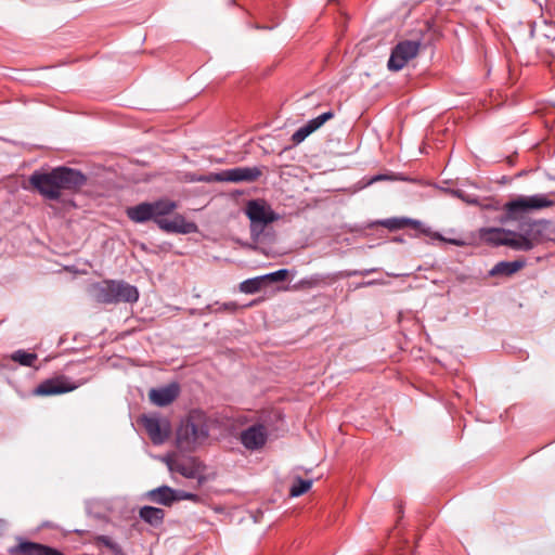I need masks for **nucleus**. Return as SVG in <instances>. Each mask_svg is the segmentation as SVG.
Segmentation results:
<instances>
[{
  "label": "nucleus",
  "mask_w": 555,
  "mask_h": 555,
  "mask_svg": "<svg viewBox=\"0 0 555 555\" xmlns=\"http://www.w3.org/2000/svg\"><path fill=\"white\" fill-rule=\"evenodd\" d=\"M178 207L175 201L160 198L155 202H144L126 210L127 217L135 223L154 221L157 227L167 233L191 234L197 232L195 222L188 221L182 215L177 214L172 219L166 217Z\"/></svg>",
  "instance_id": "obj_1"
},
{
  "label": "nucleus",
  "mask_w": 555,
  "mask_h": 555,
  "mask_svg": "<svg viewBox=\"0 0 555 555\" xmlns=\"http://www.w3.org/2000/svg\"><path fill=\"white\" fill-rule=\"evenodd\" d=\"M29 183L44 198L57 201L63 190L79 191L87 183V177L80 170L60 166L49 172L35 171Z\"/></svg>",
  "instance_id": "obj_2"
},
{
  "label": "nucleus",
  "mask_w": 555,
  "mask_h": 555,
  "mask_svg": "<svg viewBox=\"0 0 555 555\" xmlns=\"http://www.w3.org/2000/svg\"><path fill=\"white\" fill-rule=\"evenodd\" d=\"M208 416L201 410H192L177 429L176 444L182 452H193L209 436Z\"/></svg>",
  "instance_id": "obj_3"
},
{
  "label": "nucleus",
  "mask_w": 555,
  "mask_h": 555,
  "mask_svg": "<svg viewBox=\"0 0 555 555\" xmlns=\"http://www.w3.org/2000/svg\"><path fill=\"white\" fill-rule=\"evenodd\" d=\"M95 300L100 304L137 302L139 291L124 281H104L94 287Z\"/></svg>",
  "instance_id": "obj_4"
},
{
  "label": "nucleus",
  "mask_w": 555,
  "mask_h": 555,
  "mask_svg": "<svg viewBox=\"0 0 555 555\" xmlns=\"http://www.w3.org/2000/svg\"><path fill=\"white\" fill-rule=\"evenodd\" d=\"M164 461L171 473L180 474L188 479H196L198 487L209 480L206 465L196 456L169 455Z\"/></svg>",
  "instance_id": "obj_5"
},
{
  "label": "nucleus",
  "mask_w": 555,
  "mask_h": 555,
  "mask_svg": "<svg viewBox=\"0 0 555 555\" xmlns=\"http://www.w3.org/2000/svg\"><path fill=\"white\" fill-rule=\"evenodd\" d=\"M553 204V201L548 199L544 194L519 196L504 205L505 218L508 220H518L522 218L524 214L530 210L547 208Z\"/></svg>",
  "instance_id": "obj_6"
},
{
  "label": "nucleus",
  "mask_w": 555,
  "mask_h": 555,
  "mask_svg": "<svg viewBox=\"0 0 555 555\" xmlns=\"http://www.w3.org/2000/svg\"><path fill=\"white\" fill-rule=\"evenodd\" d=\"M262 175L258 167H235L197 179L201 182H254Z\"/></svg>",
  "instance_id": "obj_7"
},
{
  "label": "nucleus",
  "mask_w": 555,
  "mask_h": 555,
  "mask_svg": "<svg viewBox=\"0 0 555 555\" xmlns=\"http://www.w3.org/2000/svg\"><path fill=\"white\" fill-rule=\"evenodd\" d=\"M245 214L250 220L251 231L255 232L257 228L260 231L263 227L278 221L280 216L272 210L270 205L264 199H250L246 204Z\"/></svg>",
  "instance_id": "obj_8"
},
{
  "label": "nucleus",
  "mask_w": 555,
  "mask_h": 555,
  "mask_svg": "<svg viewBox=\"0 0 555 555\" xmlns=\"http://www.w3.org/2000/svg\"><path fill=\"white\" fill-rule=\"evenodd\" d=\"M421 48V42L417 40L400 41L392 49L388 60V68L392 72L401 70L412 59H414Z\"/></svg>",
  "instance_id": "obj_9"
},
{
  "label": "nucleus",
  "mask_w": 555,
  "mask_h": 555,
  "mask_svg": "<svg viewBox=\"0 0 555 555\" xmlns=\"http://www.w3.org/2000/svg\"><path fill=\"white\" fill-rule=\"evenodd\" d=\"M76 389V385L70 383L65 376L49 378L40 383L35 389L36 396H54L69 392Z\"/></svg>",
  "instance_id": "obj_10"
},
{
  "label": "nucleus",
  "mask_w": 555,
  "mask_h": 555,
  "mask_svg": "<svg viewBox=\"0 0 555 555\" xmlns=\"http://www.w3.org/2000/svg\"><path fill=\"white\" fill-rule=\"evenodd\" d=\"M268 439V430L262 424H255L241 433V443L250 451L261 449Z\"/></svg>",
  "instance_id": "obj_11"
},
{
  "label": "nucleus",
  "mask_w": 555,
  "mask_h": 555,
  "mask_svg": "<svg viewBox=\"0 0 555 555\" xmlns=\"http://www.w3.org/2000/svg\"><path fill=\"white\" fill-rule=\"evenodd\" d=\"M18 543L9 548L10 555H64L56 548L18 538Z\"/></svg>",
  "instance_id": "obj_12"
},
{
  "label": "nucleus",
  "mask_w": 555,
  "mask_h": 555,
  "mask_svg": "<svg viewBox=\"0 0 555 555\" xmlns=\"http://www.w3.org/2000/svg\"><path fill=\"white\" fill-rule=\"evenodd\" d=\"M142 424L154 444H160L168 438L169 423L166 420L144 415L142 417Z\"/></svg>",
  "instance_id": "obj_13"
},
{
  "label": "nucleus",
  "mask_w": 555,
  "mask_h": 555,
  "mask_svg": "<svg viewBox=\"0 0 555 555\" xmlns=\"http://www.w3.org/2000/svg\"><path fill=\"white\" fill-rule=\"evenodd\" d=\"M334 117V114L332 111L325 112L318 117L309 120L306 125L297 129L293 135H292V142L294 144H299L305 139L310 135L312 132L318 130L323 124H325L327 120L332 119Z\"/></svg>",
  "instance_id": "obj_14"
},
{
  "label": "nucleus",
  "mask_w": 555,
  "mask_h": 555,
  "mask_svg": "<svg viewBox=\"0 0 555 555\" xmlns=\"http://www.w3.org/2000/svg\"><path fill=\"white\" fill-rule=\"evenodd\" d=\"M179 395V386L170 384L160 388L151 389L149 396L151 401L158 406H166L173 402Z\"/></svg>",
  "instance_id": "obj_15"
},
{
  "label": "nucleus",
  "mask_w": 555,
  "mask_h": 555,
  "mask_svg": "<svg viewBox=\"0 0 555 555\" xmlns=\"http://www.w3.org/2000/svg\"><path fill=\"white\" fill-rule=\"evenodd\" d=\"M512 235L511 230L502 228H482L479 231V237L487 244L492 246H506L508 236Z\"/></svg>",
  "instance_id": "obj_16"
},
{
  "label": "nucleus",
  "mask_w": 555,
  "mask_h": 555,
  "mask_svg": "<svg viewBox=\"0 0 555 555\" xmlns=\"http://www.w3.org/2000/svg\"><path fill=\"white\" fill-rule=\"evenodd\" d=\"M147 499L156 504L170 506L177 501V491L168 486H162L147 492Z\"/></svg>",
  "instance_id": "obj_17"
},
{
  "label": "nucleus",
  "mask_w": 555,
  "mask_h": 555,
  "mask_svg": "<svg viewBox=\"0 0 555 555\" xmlns=\"http://www.w3.org/2000/svg\"><path fill=\"white\" fill-rule=\"evenodd\" d=\"M525 264L524 260L500 261L490 270V274L509 276L522 269Z\"/></svg>",
  "instance_id": "obj_18"
},
{
  "label": "nucleus",
  "mask_w": 555,
  "mask_h": 555,
  "mask_svg": "<svg viewBox=\"0 0 555 555\" xmlns=\"http://www.w3.org/2000/svg\"><path fill=\"white\" fill-rule=\"evenodd\" d=\"M506 246L515 250L528 251L533 249V243L529 241L526 233H517L512 231V235L508 236Z\"/></svg>",
  "instance_id": "obj_19"
},
{
  "label": "nucleus",
  "mask_w": 555,
  "mask_h": 555,
  "mask_svg": "<svg viewBox=\"0 0 555 555\" xmlns=\"http://www.w3.org/2000/svg\"><path fill=\"white\" fill-rule=\"evenodd\" d=\"M140 517L152 526H158L165 517L164 509L154 506H143L139 512Z\"/></svg>",
  "instance_id": "obj_20"
},
{
  "label": "nucleus",
  "mask_w": 555,
  "mask_h": 555,
  "mask_svg": "<svg viewBox=\"0 0 555 555\" xmlns=\"http://www.w3.org/2000/svg\"><path fill=\"white\" fill-rule=\"evenodd\" d=\"M380 223L390 231L404 229L406 227L418 230L422 225L420 221L409 218H389L383 220Z\"/></svg>",
  "instance_id": "obj_21"
},
{
  "label": "nucleus",
  "mask_w": 555,
  "mask_h": 555,
  "mask_svg": "<svg viewBox=\"0 0 555 555\" xmlns=\"http://www.w3.org/2000/svg\"><path fill=\"white\" fill-rule=\"evenodd\" d=\"M546 225L547 223L544 221H534L529 225L527 230H525L529 241L533 243V248L544 241V230Z\"/></svg>",
  "instance_id": "obj_22"
},
{
  "label": "nucleus",
  "mask_w": 555,
  "mask_h": 555,
  "mask_svg": "<svg viewBox=\"0 0 555 555\" xmlns=\"http://www.w3.org/2000/svg\"><path fill=\"white\" fill-rule=\"evenodd\" d=\"M266 287L264 278L262 275L247 279L240 283V291L244 294H256Z\"/></svg>",
  "instance_id": "obj_23"
},
{
  "label": "nucleus",
  "mask_w": 555,
  "mask_h": 555,
  "mask_svg": "<svg viewBox=\"0 0 555 555\" xmlns=\"http://www.w3.org/2000/svg\"><path fill=\"white\" fill-rule=\"evenodd\" d=\"M37 358L36 353L27 352L23 349L16 350L11 354V359L23 366H34Z\"/></svg>",
  "instance_id": "obj_24"
},
{
  "label": "nucleus",
  "mask_w": 555,
  "mask_h": 555,
  "mask_svg": "<svg viewBox=\"0 0 555 555\" xmlns=\"http://www.w3.org/2000/svg\"><path fill=\"white\" fill-rule=\"evenodd\" d=\"M312 487V480L302 479L300 477L296 478L295 482L289 489V495L293 498H297L308 492Z\"/></svg>",
  "instance_id": "obj_25"
},
{
  "label": "nucleus",
  "mask_w": 555,
  "mask_h": 555,
  "mask_svg": "<svg viewBox=\"0 0 555 555\" xmlns=\"http://www.w3.org/2000/svg\"><path fill=\"white\" fill-rule=\"evenodd\" d=\"M207 308L212 313H235L241 307L236 301H228L223 304L215 302L214 305H209Z\"/></svg>",
  "instance_id": "obj_26"
},
{
  "label": "nucleus",
  "mask_w": 555,
  "mask_h": 555,
  "mask_svg": "<svg viewBox=\"0 0 555 555\" xmlns=\"http://www.w3.org/2000/svg\"><path fill=\"white\" fill-rule=\"evenodd\" d=\"M96 543L107 547L115 555H122L121 546L117 542L113 541L108 535H99L96 538Z\"/></svg>",
  "instance_id": "obj_27"
},
{
  "label": "nucleus",
  "mask_w": 555,
  "mask_h": 555,
  "mask_svg": "<svg viewBox=\"0 0 555 555\" xmlns=\"http://www.w3.org/2000/svg\"><path fill=\"white\" fill-rule=\"evenodd\" d=\"M287 275H288L287 269H280L278 271H274V272H271L268 274H263L262 276L264 278V283L267 286L269 283L284 281L287 278Z\"/></svg>",
  "instance_id": "obj_28"
},
{
  "label": "nucleus",
  "mask_w": 555,
  "mask_h": 555,
  "mask_svg": "<svg viewBox=\"0 0 555 555\" xmlns=\"http://www.w3.org/2000/svg\"><path fill=\"white\" fill-rule=\"evenodd\" d=\"M320 282L321 279L318 275H314L300 280L298 285L304 288H313L317 287L320 284Z\"/></svg>",
  "instance_id": "obj_29"
},
{
  "label": "nucleus",
  "mask_w": 555,
  "mask_h": 555,
  "mask_svg": "<svg viewBox=\"0 0 555 555\" xmlns=\"http://www.w3.org/2000/svg\"><path fill=\"white\" fill-rule=\"evenodd\" d=\"M179 500H188L196 503L199 501V496L191 492L177 491V501Z\"/></svg>",
  "instance_id": "obj_30"
},
{
  "label": "nucleus",
  "mask_w": 555,
  "mask_h": 555,
  "mask_svg": "<svg viewBox=\"0 0 555 555\" xmlns=\"http://www.w3.org/2000/svg\"><path fill=\"white\" fill-rule=\"evenodd\" d=\"M375 271H376L375 268H373V269H365V270H356V271L349 273V275H362V276H364V275H367V274H370L372 272H375Z\"/></svg>",
  "instance_id": "obj_31"
},
{
  "label": "nucleus",
  "mask_w": 555,
  "mask_h": 555,
  "mask_svg": "<svg viewBox=\"0 0 555 555\" xmlns=\"http://www.w3.org/2000/svg\"><path fill=\"white\" fill-rule=\"evenodd\" d=\"M385 282L382 281V280H371V281H367V282H363L360 284V286H372V285H382L384 284Z\"/></svg>",
  "instance_id": "obj_32"
},
{
  "label": "nucleus",
  "mask_w": 555,
  "mask_h": 555,
  "mask_svg": "<svg viewBox=\"0 0 555 555\" xmlns=\"http://www.w3.org/2000/svg\"><path fill=\"white\" fill-rule=\"evenodd\" d=\"M390 179L388 176L386 175H377L375 177L372 178L371 182H376V181H380V180H388Z\"/></svg>",
  "instance_id": "obj_33"
},
{
  "label": "nucleus",
  "mask_w": 555,
  "mask_h": 555,
  "mask_svg": "<svg viewBox=\"0 0 555 555\" xmlns=\"http://www.w3.org/2000/svg\"><path fill=\"white\" fill-rule=\"evenodd\" d=\"M397 508H398V511L401 513V511H402V505H401V504H398Z\"/></svg>",
  "instance_id": "obj_34"
}]
</instances>
